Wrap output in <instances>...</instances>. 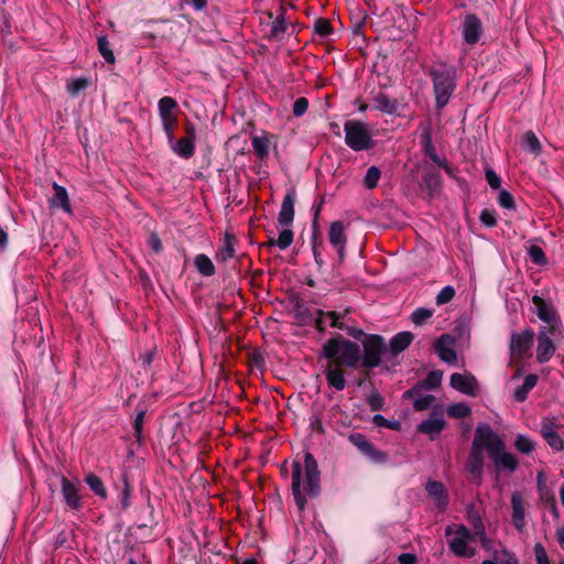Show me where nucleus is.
I'll return each mask as SVG.
<instances>
[{
    "label": "nucleus",
    "mask_w": 564,
    "mask_h": 564,
    "mask_svg": "<svg viewBox=\"0 0 564 564\" xmlns=\"http://www.w3.org/2000/svg\"><path fill=\"white\" fill-rule=\"evenodd\" d=\"M534 554L536 564H551L547 553L541 543L534 545Z\"/></svg>",
    "instance_id": "nucleus-52"
},
{
    "label": "nucleus",
    "mask_w": 564,
    "mask_h": 564,
    "mask_svg": "<svg viewBox=\"0 0 564 564\" xmlns=\"http://www.w3.org/2000/svg\"><path fill=\"white\" fill-rule=\"evenodd\" d=\"M445 427V421L441 415H434L425 421H422L419 425V431L429 435L431 440H434Z\"/></svg>",
    "instance_id": "nucleus-19"
},
{
    "label": "nucleus",
    "mask_w": 564,
    "mask_h": 564,
    "mask_svg": "<svg viewBox=\"0 0 564 564\" xmlns=\"http://www.w3.org/2000/svg\"><path fill=\"white\" fill-rule=\"evenodd\" d=\"M294 203L295 197L294 194L289 192L282 202L281 209L279 213V224L281 226H290L294 219Z\"/></svg>",
    "instance_id": "nucleus-20"
},
{
    "label": "nucleus",
    "mask_w": 564,
    "mask_h": 564,
    "mask_svg": "<svg viewBox=\"0 0 564 564\" xmlns=\"http://www.w3.org/2000/svg\"><path fill=\"white\" fill-rule=\"evenodd\" d=\"M556 538L558 543L564 546V527L556 529Z\"/></svg>",
    "instance_id": "nucleus-64"
},
{
    "label": "nucleus",
    "mask_w": 564,
    "mask_h": 564,
    "mask_svg": "<svg viewBox=\"0 0 564 564\" xmlns=\"http://www.w3.org/2000/svg\"><path fill=\"white\" fill-rule=\"evenodd\" d=\"M79 482L69 481L67 478H62V494L66 505L72 509L80 507V498L78 496Z\"/></svg>",
    "instance_id": "nucleus-17"
},
{
    "label": "nucleus",
    "mask_w": 564,
    "mask_h": 564,
    "mask_svg": "<svg viewBox=\"0 0 564 564\" xmlns=\"http://www.w3.org/2000/svg\"><path fill=\"white\" fill-rule=\"evenodd\" d=\"M480 220L488 227H492L496 225V217L494 213L489 210H484L480 215Z\"/></svg>",
    "instance_id": "nucleus-59"
},
{
    "label": "nucleus",
    "mask_w": 564,
    "mask_h": 564,
    "mask_svg": "<svg viewBox=\"0 0 564 564\" xmlns=\"http://www.w3.org/2000/svg\"><path fill=\"white\" fill-rule=\"evenodd\" d=\"M350 442L365 455L371 458H379L381 455L375 449L372 444L360 433L350 435Z\"/></svg>",
    "instance_id": "nucleus-25"
},
{
    "label": "nucleus",
    "mask_w": 564,
    "mask_h": 564,
    "mask_svg": "<svg viewBox=\"0 0 564 564\" xmlns=\"http://www.w3.org/2000/svg\"><path fill=\"white\" fill-rule=\"evenodd\" d=\"M541 434L554 451H562L564 448V441L549 422H543Z\"/></svg>",
    "instance_id": "nucleus-24"
},
{
    "label": "nucleus",
    "mask_w": 564,
    "mask_h": 564,
    "mask_svg": "<svg viewBox=\"0 0 564 564\" xmlns=\"http://www.w3.org/2000/svg\"><path fill=\"white\" fill-rule=\"evenodd\" d=\"M532 302L536 308L538 317L545 323L552 324V329H554L556 314H555L553 307L551 305H549L547 303H545V301L538 295H534L532 297Z\"/></svg>",
    "instance_id": "nucleus-21"
},
{
    "label": "nucleus",
    "mask_w": 564,
    "mask_h": 564,
    "mask_svg": "<svg viewBox=\"0 0 564 564\" xmlns=\"http://www.w3.org/2000/svg\"><path fill=\"white\" fill-rule=\"evenodd\" d=\"M451 551L459 557L470 558L476 555L474 531L470 532L463 524H453L446 528Z\"/></svg>",
    "instance_id": "nucleus-3"
},
{
    "label": "nucleus",
    "mask_w": 564,
    "mask_h": 564,
    "mask_svg": "<svg viewBox=\"0 0 564 564\" xmlns=\"http://www.w3.org/2000/svg\"><path fill=\"white\" fill-rule=\"evenodd\" d=\"M481 564H519L513 553L505 547L495 550L489 560H485Z\"/></svg>",
    "instance_id": "nucleus-26"
},
{
    "label": "nucleus",
    "mask_w": 564,
    "mask_h": 564,
    "mask_svg": "<svg viewBox=\"0 0 564 564\" xmlns=\"http://www.w3.org/2000/svg\"><path fill=\"white\" fill-rule=\"evenodd\" d=\"M150 247L153 251L159 252L162 249L161 240L158 236L151 235L149 239Z\"/></svg>",
    "instance_id": "nucleus-61"
},
{
    "label": "nucleus",
    "mask_w": 564,
    "mask_h": 564,
    "mask_svg": "<svg viewBox=\"0 0 564 564\" xmlns=\"http://www.w3.org/2000/svg\"><path fill=\"white\" fill-rule=\"evenodd\" d=\"M307 107H308V101L306 100V98L302 97V98L296 99L293 105L294 116H296V117L303 116L306 112Z\"/></svg>",
    "instance_id": "nucleus-55"
},
{
    "label": "nucleus",
    "mask_w": 564,
    "mask_h": 564,
    "mask_svg": "<svg viewBox=\"0 0 564 564\" xmlns=\"http://www.w3.org/2000/svg\"><path fill=\"white\" fill-rule=\"evenodd\" d=\"M367 401L372 411H378L383 406V398L378 392H371Z\"/></svg>",
    "instance_id": "nucleus-54"
},
{
    "label": "nucleus",
    "mask_w": 564,
    "mask_h": 564,
    "mask_svg": "<svg viewBox=\"0 0 564 564\" xmlns=\"http://www.w3.org/2000/svg\"><path fill=\"white\" fill-rule=\"evenodd\" d=\"M314 30L322 36H327L330 33V25L326 20H317L314 24Z\"/></svg>",
    "instance_id": "nucleus-56"
},
{
    "label": "nucleus",
    "mask_w": 564,
    "mask_h": 564,
    "mask_svg": "<svg viewBox=\"0 0 564 564\" xmlns=\"http://www.w3.org/2000/svg\"><path fill=\"white\" fill-rule=\"evenodd\" d=\"M383 339L380 336H368L364 340L362 366L373 368L379 366L383 352Z\"/></svg>",
    "instance_id": "nucleus-9"
},
{
    "label": "nucleus",
    "mask_w": 564,
    "mask_h": 564,
    "mask_svg": "<svg viewBox=\"0 0 564 564\" xmlns=\"http://www.w3.org/2000/svg\"><path fill=\"white\" fill-rule=\"evenodd\" d=\"M556 347L547 334L545 327L541 328L538 334L536 359L539 362H547L555 354Z\"/></svg>",
    "instance_id": "nucleus-11"
},
{
    "label": "nucleus",
    "mask_w": 564,
    "mask_h": 564,
    "mask_svg": "<svg viewBox=\"0 0 564 564\" xmlns=\"http://www.w3.org/2000/svg\"><path fill=\"white\" fill-rule=\"evenodd\" d=\"M346 144L355 150L370 149L372 138L365 123L357 120H348L344 126Z\"/></svg>",
    "instance_id": "nucleus-6"
},
{
    "label": "nucleus",
    "mask_w": 564,
    "mask_h": 564,
    "mask_svg": "<svg viewBox=\"0 0 564 564\" xmlns=\"http://www.w3.org/2000/svg\"><path fill=\"white\" fill-rule=\"evenodd\" d=\"M88 80L84 77L72 79L67 83V91L72 96L78 95L82 90L86 89Z\"/></svg>",
    "instance_id": "nucleus-42"
},
{
    "label": "nucleus",
    "mask_w": 564,
    "mask_h": 564,
    "mask_svg": "<svg viewBox=\"0 0 564 564\" xmlns=\"http://www.w3.org/2000/svg\"><path fill=\"white\" fill-rule=\"evenodd\" d=\"M325 357L329 361L347 367H355L360 360L359 346L349 340L330 339L324 346Z\"/></svg>",
    "instance_id": "nucleus-4"
},
{
    "label": "nucleus",
    "mask_w": 564,
    "mask_h": 564,
    "mask_svg": "<svg viewBox=\"0 0 564 564\" xmlns=\"http://www.w3.org/2000/svg\"><path fill=\"white\" fill-rule=\"evenodd\" d=\"M474 535L479 538L481 546L484 547V550L486 552H488L490 554V556H492V552L495 550L492 547L491 541L486 535L485 525L481 522L479 517H476L474 519Z\"/></svg>",
    "instance_id": "nucleus-30"
},
{
    "label": "nucleus",
    "mask_w": 564,
    "mask_h": 564,
    "mask_svg": "<svg viewBox=\"0 0 564 564\" xmlns=\"http://www.w3.org/2000/svg\"><path fill=\"white\" fill-rule=\"evenodd\" d=\"M448 415L460 419L469 415L470 408L465 403H455L447 408Z\"/></svg>",
    "instance_id": "nucleus-41"
},
{
    "label": "nucleus",
    "mask_w": 564,
    "mask_h": 564,
    "mask_svg": "<svg viewBox=\"0 0 564 564\" xmlns=\"http://www.w3.org/2000/svg\"><path fill=\"white\" fill-rule=\"evenodd\" d=\"M514 447L522 454H531L535 449V443L528 435L518 434L516 436Z\"/></svg>",
    "instance_id": "nucleus-36"
},
{
    "label": "nucleus",
    "mask_w": 564,
    "mask_h": 564,
    "mask_svg": "<svg viewBox=\"0 0 564 564\" xmlns=\"http://www.w3.org/2000/svg\"><path fill=\"white\" fill-rule=\"evenodd\" d=\"M498 203L503 208H507V209H513L514 208L513 196L509 192H507L505 189L500 191V193L498 195Z\"/></svg>",
    "instance_id": "nucleus-51"
},
{
    "label": "nucleus",
    "mask_w": 564,
    "mask_h": 564,
    "mask_svg": "<svg viewBox=\"0 0 564 564\" xmlns=\"http://www.w3.org/2000/svg\"><path fill=\"white\" fill-rule=\"evenodd\" d=\"M189 3L196 9V10H203L206 7V0H188Z\"/></svg>",
    "instance_id": "nucleus-63"
},
{
    "label": "nucleus",
    "mask_w": 564,
    "mask_h": 564,
    "mask_svg": "<svg viewBox=\"0 0 564 564\" xmlns=\"http://www.w3.org/2000/svg\"><path fill=\"white\" fill-rule=\"evenodd\" d=\"M398 561L400 564H415L416 556L412 553H403L399 555Z\"/></svg>",
    "instance_id": "nucleus-60"
},
{
    "label": "nucleus",
    "mask_w": 564,
    "mask_h": 564,
    "mask_svg": "<svg viewBox=\"0 0 564 564\" xmlns=\"http://www.w3.org/2000/svg\"><path fill=\"white\" fill-rule=\"evenodd\" d=\"M347 225L341 220H336L330 223L328 229V241L332 247L336 250L338 259L340 262L344 261L346 257V246H347Z\"/></svg>",
    "instance_id": "nucleus-10"
},
{
    "label": "nucleus",
    "mask_w": 564,
    "mask_h": 564,
    "mask_svg": "<svg viewBox=\"0 0 564 564\" xmlns=\"http://www.w3.org/2000/svg\"><path fill=\"white\" fill-rule=\"evenodd\" d=\"M425 489L429 497L437 508L444 509L446 507L448 502V496L443 484L430 480L427 481Z\"/></svg>",
    "instance_id": "nucleus-18"
},
{
    "label": "nucleus",
    "mask_w": 564,
    "mask_h": 564,
    "mask_svg": "<svg viewBox=\"0 0 564 564\" xmlns=\"http://www.w3.org/2000/svg\"><path fill=\"white\" fill-rule=\"evenodd\" d=\"M375 108L386 113L392 115L397 111V102L389 99L386 95L379 94L373 99Z\"/></svg>",
    "instance_id": "nucleus-34"
},
{
    "label": "nucleus",
    "mask_w": 564,
    "mask_h": 564,
    "mask_svg": "<svg viewBox=\"0 0 564 564\" xmlns=\"http://www.w3.org/2000/svg\"><path fill=\"white\" fill-rule=\"evenodd\" d=\"M235 254V248H234V238L226 234L223 246L218 249L216 253V259L219 261H226L228 259H231Z\"/></svg>",
    "instance_id": "nucleus-33"
},
{
    "label": "nucleus",
    "mask_w": 564,
    "mask_h": 564,
    "mask_svg": "<svg viewBox=\"0 0 564 564\" xmlns=\"http://www.w3.org/2000/svg\"><path fill=\"white\" fill-rule=\"evenodd\" d=\"M490 426L480 424L477 426L475 437L471 444V451L468 457V470L480 477L484 467V455L482 452L488 453L487 437H489Z\"/></svg>",
    "instance_id": "nucleus-5"
},
{
    "label": "nucleus",
    "mask_w": 564,
    "mask_h": 564,
    "mask_svg": "<svg viewBox=\"0 0 564 564\" xmlns=\"http://www.w3.org/2000/svg\"><path fill=\"white\" fill-rule=\"evenodd\" d=\"M319 491V471L313 455L306 453L303 460H295L292 470V492L300 510H303L307 498L315 497Z\"/></svg>",
    "instance_id": "nucleus-1"
},
{
    "label": "nucleus",
    "mask_w": 564,
    "mask_h": 564,
    "mask_svg": "<svg viewBox=\"0 0 564 564\" xmlns=\"http://www.w3.org/2000/svg\"><path fill=\"white\" fill-rule=\"evenodd\" d=\"M144 415H145V412L144 411H140L134 421H133V429H134V432H135V436L138 440L141 438V433H142V427H143V422H144Z\"/></svg>",
    "instance_id": "nucleus-57"
},
{
    "label": "nucleus",
    "mask_w": 564,
    "mask_h": 564,
    "mask_svg": "<svg viewBox=\"0 0 564 564\" xmlns=\"http://www.w3.org/2000/svg\"><path fill=\"white\" fill-rule=\"evenodd\" d=\"M455 291L452 286H445L436 296L437 304L448 303L454 297Z\"/></svg>",
    "instance_id": "nucleus-53"
},
{
    "label": "nucleus",
    "mask_w": 564,
    "mask_h": 564,
    "mask_svg": "<svg viewBox=\"0 0 564 564\" xmlns=\"http://www.w3.org/2000/svg\"><path fill=\"white\" fill-rule=\"evenodd\" d=\"M54 196L50 199V204L53 208H62L66 213H70V204L68 194L65 187L53 184Z\"/></svg>",
    "instance_id": "nucleus-23"
},
{
    "label": "nucleus",
    "mask_w": 564,
    "mask_h": 564,
    "mask_svg": "<svg viewBox=\"0 0 564 564\" xmlns=\"http://www.w3.org/2000/svg\"><path fill=\"white\" fill-rule=\"evenodd\" d=\"M372 421H373V423L377 426H380V427H389V429H392V430H399L400 429V423L398 421H388L381 414L373 415Z\"/></svg>",
    "instance_id": "nucleus-49"
},
{
    "label": "nucleus",
    "mask_w": 564,
    "mask_h": 564,
    "mask_svg": "<svg viewBox=\"0 0 564 564\" xmlns=\"http://www.w3.org/2000/svg\"><path fill=\"white\" fill-rule=\"evenodd\" d=\"M423 145H424V151L425 153L430 156V159L435 163L437 164L438 166H444L446 167V164L445 162L438 156V154L436 153V150L435 148L433 147L432 144V140H431V137L429 133H425L423 135Z\"/></svg>",
    "instance_id": "nucleus-38"
},
{
    "label": "nucleus",
    "mask_w": 564,
    "mask_h": 564,
    "mask_svg": "<svg viewBox=\"0 0 564 564\" xmlns=\"http://www.w3.org/2000/svg\"><path fill=\"white\" fill-rule=\"evenodd\" d=\"M442 379H443V373L441 371H432L427 375V377L424 381H422L420 384L415 386L413 389L406 391L404 395L416 394L421 388L434 389L441 384Z\"/></svg>",
    "instance_id": "nucleus-27"
},
{
    "label": "nucleus",
    "mask_w": 564,
    "mask_h": 564,
    "mask_svg": "<svg viewBox=\"0 0 564 564\" xmlns=\"http://www.w3.org/2000/svg\"><path fill=\"white\" fill-rule=\"evenodd\" d=\"M536 382L538 377L535 375L527 376L523 384L514 390V399L519 402H523L527 399L529 391L535 387Z\"/></svg>",
    "instance_id": "nucleus-32"
},
{
    "label": "nucleus",
    "mask_w": 564,
    "mask_h": 564,
    "mask_svg": "<svg viewBox=\"0 0 564 564\" xmlns=\"http://www.w3.org/2000/svg\"><path fill=\"white\" fill-rule=\"evenodd\" d=\"M175 151L184 158H189L194 152L193 142L189 139H181L176 144Z\"/></svg>",
    "instance_id": "nucleus-45"
},
{
    "label": "nucleus",
    "mask_w": 564,
    "mask_h": 564,
    "mask_svg": "<svg viewBox=\"0 0 564 564\" xmlns=\"http://www.w3.org/2000/svg\"><path fill=\"white\" fill-rule=\"evenodd\" d=\"M512 522L517 530H523L525 525V503L520 492L511 495Z\"/></svg>",
    "instance_id": "nucleus-16"
},
{
    "label": "nucleus",
    "mask_w": 564,
    "mask_h": 564,
    "mask_svg": "<svg viewBox=\"0 0 564 564\" xmlns=\"http://www.w3.org/2000/svg\"><path fill=\"white\" fill-rule=\"evenodd\" d=\"M538 489L540 491L545 489L546 478L543 471H539L536 476Z\"/></svg>",
    "instance_id": "nucleus-62"
},
{
    "label": "nucleus",
    "mask_w": 564,
    "mask_h": 564,
    "mask_svg": "<svg viewBox=\"0 0 564 564\" xmlns=\"http://www.w3.org/2000/svg\"><path fill=\"white\" fill-rule=\"evenodd\" d=\"M86 484L88 487L98 496L105 498L106 497V489L104 487V484L99 477H97L94 474H89L85 478Z\"/></svg>",
    "instance_id": "nucleus-40"
},
{
    "label": "nucleus",
    "mask_w": 564,
    "mask_h": 564,
    "mask_svg": "<svg viewBox=\"0 0 564 564\" xmlns=\"http://www.w3.org/2000/svg\"><path fill=\"white\" fill-rule=\"evenodd\" d=\"M435 349L443 361L447 364L456 362L455 339L452 336L442 335L435 344Z\"/></svg>",
    "instance_id": "nucleus-14"
},
{
    "label": "nucleus",
    "mask_w": 564,
    "mask_h": 564,
    "mask_svg": "<svg viewBox=\"0 0 564 564\" xmlns=\"http://www.w3.org/2000/svg\"><path fill=\"white\" fill-rule=\"evenodd\" d=\"M195 267L199 273L205 276H210L215 273L213 261L206 254H198L195 258Z\"/></svg>",
    "instance_id": "nucleus-35"
},
{
    "label": "nucleus",
    "mask_w": 564,
    "mask_h": 564,
    "mask_svg": "<svg viewBox=\"0 0 564 564\" xmlns=\"http://www.w3.org/2000/svg\"><path fill=\"white\" fill-rule=\"evenodd\" d=\"M316 327L322 332L326 328L327 325L333 327L343 328V326L338 323V317L334 312H322L317 311V315L315 317Z\"/></svg>",
    "instance_id": "nucleus-29"
},
{
    "label": "nucleus",
    "mask_w": 564,
    "mask_h": 564,
    "mask_svg": "<svg viewBox=\"0 0 564 564\" xmlns=\"http://www.w3.org/2000/svg\"><path fill=\"white\" fill-rule=\"evenodd\" d=\"M176 108L177 102L172 97H163L158 102V110L162 128L170 141L173 140V131L176 126Z\"/></svg>",
    "instance_id": "nucleus-8"
},
{
    "label": "nucleus",
    "mask_w": 564,
    "mask_h": 564,
    "mask_svg": "<svg viewBox=\"0 0 564 564\" xmlns=\"http://www.w3.org/2000/svg\"><path fill=\"white\" fill-rule=\"evenodd\" d=\"M98 51L102 55V57L110 64L116 62L115 54L111 50V45L107 39V36L101 35L98 37Z\"/></svg>",
    "instance_id": "nucleus-37"
},
{
    "label": "nucleus",
    "mask_w": 564,
    "mask_h": 564,
    "mask_svg": "<svg viewBox=\"0 0 564 564\" xmlns=\"http://www.w3.org/2000/svg\"><path fill=\"white\" fill-rule=\"evenodd\" d=\"M286 24L283 18H276L271 23V36L279 37L281 34L285 32Z\"/></svg>",
    "instance_id": "nucleus-50"
},
{
    "label": "nucleus",
    "mask_w": 564,
    "mask_h": 564,
    "mask_svg": "<svg viewBox=\"0 0 564 564\" xmlns=\"http://www.w3.org/2000/svg\"><path fill=\"white\" fill-rule=\"evenodd\" d=\"M449 383L453 389L468 395H475L477 392V380L470 373H453Z\"/></svg>",
    "instance_id": "nucleus-13"
},
{
    "label": "nucleus",
    "mask_w": 564,
    "mask_h": 564,
    "mask_svg": "<svg viewBox=\"0 0 564 564\" xmlns=\"http://www.w3.org/2000/svg\"><path fill=\"white\" fill-rule=\"evenodd\" d=\"M482 33L480 20L474 15L468 14L463 22V36L467 44H475Z\"/></svg>",
    "instance_id": "nucleus-15"
},
{
    "label": "nucleus",
    "mask_w": 564,
    "mask_h": 564,
    "mask_svg": "<svg viewBox=\"0 0 564 564\" xmlns=\"http://www.w3.org/2000/svg\"><path fill=\"white\" fill-rule=\"evenodd\" d=\"M529 256L535 264L542 265L546 263L544 251L539 246H531L529 249Z\"/></svg>",
    "instance_id": "nucleus-46"
},
{
    "label": "nucleus",
    "mask_w": 564,
    "mask_h": 564,
    "mask_svg": "<svg viewBox=\"0 0 564 564\" xmlns=\"http://www.w3.org/2000/svg\"><path fill=\"white\" fill-rule=\"evenodd\" d=\"M486 180H487L488 184H489L492 188L497 189V188H499V187H500V177L496 174V172H495V171H492V170H487V171H486Z\"/></svg>",
    "instance_id": "nucleus-58"
},
{
    "label": "nucleus",
    "mask_w": 564,
    "mask_h": 564,
    "mask_svg": "<svg viewBox=\"0 0 564 564\" xmlns=\"http://www.w3.org/2000/svg\"><path fill=\"white\" fill-rule=\"evenodd\" d=\"M326 380L329 386L334 387L338 391L344 390L346 387V380L344 378L343 370L336 362H328L326 370Z\"/></svg>",
    "instance_id": "nucleus-22"
},
{
    "label": "nucleus",
    "mask_w": 564,
    "mask_h": 564,
    "mask_svg": "<svg viewBox=\"0 0 564 564\" xmlns=\"http://www.w3.org/2000/svg\"><path fill=\"white\" fill-rule=\"evenodd\" d=\"M523 142L531 152L535 154H539L541 152V143L533 132L528 131L523 135Z\"/></svg>",
    "instance_id": "nucleus-43"
},
{
    "label": "nucleus",
    "mask_w": 564,
    "mask_h": 564,
    "mask_svg": "<svg viewBox=\"0 0 564 564\" xmlns=\"http://www.w3.org/2000/svg\"><path fill=\"white\" fill-rule=\"evenodd\" d=\"M534 332L524 329L521 333L512 334L510 340V350L512 356H522L533 344Z\"/></svg>",
    "instance_id": "nucleus-12"
},
{
    "label": "nucleus",
    "mask_w": 564,
    "mask_h": 564,
    "mask_svg": "<svg viewBox=\"0 0 564 564\" xmlns=\"http://www.w3.org/2000/svg\"><path fill=\"white\" fill-rule=\"evenodd\" d=\"M434 401V397L432 394H425L422 397H419L414 400L413 406L417 411L426 410L431 406V404Z\"/></svg>",
    "instance_id": "nucleus-48"
},
{
    "label": "nucleus",
    "mask_w": 564,
    "mask_h": 564,
    "mask_svg": "<svg viewBox=\"0 0 564 564\" xmlns=\"http://www.w3.org/2000/svg\"><path fill=\"white\" fill-rule=\"evenodd\" d=\"M293 242V232L291 229L285 228L275 240L271 241L272 246H278L281 250L286 249Z\"/></svg>",
    "instance_id": "nucleus-39"
},
{
    "label": "nucleus",
    "mask_w": 564,
    "mask_h": 564,
    "mask_svg": "<svg viewBox=\"0 0 564 564\" xmlns=\"http://www.w3.org/2000/svg\"><path fill=\"white\" fill-rule=\"evenodd\" d=\"M252 148L256 154L261 159H265L269 155L270 141L265 133L253 135L251 139Z\"/></svg>",
    "instance_id": "nucleus-31"
},
{
    "label": "nucleus",
    "mask_w": 564,
    "mask_h": 564,
    "mask_svg": "<svg viewBox=\"0 0 564 564\" xmlns=\"http://www.w3.org/2000/svg\"><path fill=\"white\" fill-rule=\"evenodd\" d=\"M380 171L378 167L376 166H370L368 170H367V173H366V176H365V185L368 187V188H373L377 186L379 180H380Z\"/></svg>",
    "instance_id": "nucleus-44"
},
{
    "label": "nucleus",
    "mask_w": 564,
    "mask_h": 564,
    "mask_svg": "<svg viewBox=\"0 0 564 564\" xmlns=\"http://www.w3.org/2000/svg\"><path fill=\"white\" fill-rule=\"evenodd\" d=\"M432 316V311L427 310V308H416L412 315H411V319L412 322L415 324V325H421L423 324L425 321H427L430 317Z\"/></svg>",
    "instance_id": "nucleus-47"
},
{
    "label": "nucleus",
    "mask_w": 564,
    "mask_h": 564,
    "mask_svg": "<svg viewBox=\"0 0 564 564\" xmlns=\"http://www.w3.org/2000/svg\"><path fill=\"white\" fill-rule=\"evenodd\" d=\"M488 443V456L498 471L513 473L519 466L518 458L506 451L502 438L490 427Z\"/></svg>",
    "instance_id": "nucleus-2"
},
{
    "label": "nucleus",
    "mask_w": 564,
    "mask_h": 564,
    "mask_svg": "<svg viewBox=\"0 0 564 564\" xmlns=\"http://www.w3.org/2000/svg\"><path fill=\"white\" fill-rule=\"evenodd\" d=\"M413 335L410 332H401L392 337L390 348L393 354H399L412 343Z\"/></svg>",
    "instance_id": "nucleus-28"
},
{
    "label": "nucleus",
    "mask_w": 564,
    "mask_h": 564,
    "mask_svg": "<svg viewBox=\"0 0 564 564\" xmlns=\"http://www.w3.org/2000/svg\"><path fill=\"white\" fill-rule=\"evenodd\" d=\"M434 82V91L436 104L440 108L444 107L454 90V78L452 73L445 68H433L431 72Z\"/></svg>",
    "instance_id": "nucleus-7"
}]
</instances>
